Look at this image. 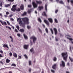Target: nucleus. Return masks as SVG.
<instances>
[{"label":"nucleus","instance_id":"obj_1","mask_svg":"<svg viewBox=\"0 0 73 73\" xmlns=\"http://www.w3.org/2000/svg\"><path fill=\"white\" fill-rule=\"evenodd\" d=\"M62 57H63L64 60L65 61H67L68 57V52H62L61 54Z\"/></svg>","mask_w":73,"mask_h":73},{"label":"nucleus","instance_id":"obj_2","mask_svg":"<svg viewBox=\"0 0 73 73\" xmlns=\"http://www.w3.org/2000/svg\"><path fill=\"white\" fill-rule=\"evenodd\" d=\"M22 20L24 22V23H25L26 24H29V19L28 18L25 17L22 18Z\"/></svg>","mask_w":73,"mask_h":73},{"label":"nucleus","instance_id":"obj_3","mask_svg":"<svg viewBox=\"0 0 73 73\" xmlns=\"http://www.w3.org/2000/svg\"><path fill=\"white\" fill-rule=\"evenodd\" d=\"M11 9L12 11H13V12H15V11H16L17 12H19L21 11L20 9L19 8H18L17 9H16V8H15L14 9L11 8Z\"/></svg>","mask_w":73,"mask_h":73},{"label":"nucleus","instance_id":"obj_4","mask_svg":"<svg viewBox=\"0 0 73 73\" xmlns=\"http://www.w3.org/2000/svg\"><path fill=\"white\" fill-rule=\"evenodd\" d=\"M61 63L60 64V66H62L63 68H64L65 66V62L63 61H62L61 62Z\"/></svg>","mask_w":73,"mask_h":73},{"label":"nucleus","instance_id":"obj_5","mask_svg":"<svg viewBox=\"0 0 73 73\" xmlns=\"http://www.w3.org/2000/svg\"><path fill=\"white\" fill-rule=\"evenodd\" d=\"M30 38L31 39H33V43L35 44V42L36 41V40H37V38H36L35 36H31Z\"/></svg>","mask_w":73,"mask_h":73},{"label":"nucleus","instance_id":"obj_6","mask_svg":"<svg viewBox=\"0 0 73 73\" xmlns=\"http://www.w3.org/2000/svg\"><path fill=\"white\" fill-rule=\"evenodd\" d=\"M32 4L33 7L34 8H37V5L35 2H33L32 3Z\"/></svg>","mask_w":73,"mask_h":73},{"label":"nucleus","instance_id":"obj_7","mask_svg":"<svg viewBox=\"0 0 73 73\" xmlns=\"http://www.w3.org/2000/svg\"><path fill=\"white\" fill-rule=\"evenodd\" d=\"M44 9V7L42 6H39L38 9V10H39L40 11L41 10V9Z\"/></svg>","mask_w":73,"mask_h":73},{"label":"nucleus","instance_id":"obj_8","mask_svg":"<svg viewBox=\"0 0 73 73\" xmlns=\"http://www.w3.org/2000/svg\"><path fill=\"white\" fill-rule=\"evenodd\" d=\"M42 16H45L46 17H47V15H46V13H45V11H44L42 13Z\"/></svg>","mask_w":73,"mask_h":73},{"label":"nucleus","instance_id":"obj_9","mask_svg":"<svg viewBox=\"0 0 73 73\" xmlns=\"http://www.w3.org/2000/svg\"><path fill=\"white\" fill-rule=\"evenodd\" d=\"M29 46V45H24L23 46V48L24 49H28V48Z\"/></svg>","mask_w":73,"mask_h":73},{"label":"nucleus","instance_id":"obj_10","mask_svg":"<svg viewBox=\"0 0 73 73\" xmlns=\"http://www.w3.org/2000/svg\"><path fill=\"white\" fill-rule=\"evenodd\" d=\"M3 47L4 48H7L8 49H9V47H8V44H4L3 45Z\"/></svg>","mask_w":73,"mask_h":73},{"label":"nucleus","instance_id":"obj_11","mask_svg":"<svg viewBox=\"0 0 73 73\" xmlns=\"http://www.w3.org/2000/svg\"><path fill=\"white\" fill-rule=\"evenodd\" d=\"M52 68L56 70V68H57V64H55L54 65L52 66Z\"/></svg>","mask_w":73,"mask_h":73},{"label":"nucleus","instance_id":"obj_12","mask_svg":"<svg viewBox=\"0 0 73 73\" xmlns=\"http://www.w3.org/2000/svg\"><path fill=\"white\" fill-rule=\"evenodd\" d=\"M36 4H41L42 3V2L41 1H38L37 0H36Z\"/></svg>","mask_w":73,"mask_h":73},{"label":"nucleus","instance_id":"obj_13","mask_svg":"<svg viewBox=\"0 0 73 73\" xmlns=\"http://www.w3.org/2000/svg\"><path fill=\"white\" fill-rule=\"evenodd\" d=\"M53 30L54 31L55 35H57V29L56 28H54Z\"/></svg>","mask_w":73,"mask_h":73},{"label":"nucleus","instance_id":"obj_14","mask_svg":"<svg viewBox=\"0 0 73 73\" xmlns=\"http://www.w3.org/2000/svg\"><path fill=\"white\" fill-rule=\"evenodd\" d=\"M44 23H45L48 26L49 25V23L48 22V21L45 19L44 20Z\"/></svg>","mask_w":73,"mask_h":73},{"label":"nucleus","instance_id":"obj_15","mask_svg":"<svg viewBox=\"0 0 73 73\" xmlns=\"http://www.w3.org/2000/svg\"><path fill=\"white\" fill-rule=\"evenodd\" d=\"M48 20L51 23H53V19H52L50 18H48Z\"/></svg>","mask_w":73,"mask_h":73},{"label":"nucleus","instance_id":"obj_16","mask_svg":"<svg viewBox=\"0 0 73 73\" xmlns=\"http://www.w3.org/2000/svg\"><path fill=\"white\" fill-rule=\"evenodd\" d=\"M11 3H10V4H8L5 5V7H10L11 6Z\"/></svg>","mask_w":73,"mask_h":73},{"label":"nucleus","instance_id":"obj_17","mask_svg":"<svg viewBox=\"0 0 73 73\" xmlns=\"http://www.w3.org/2000/svg\"><path fill=\"white\" fill-rule=\"evenodd\" d=\"M20 7L21 10H24V5H21L20 6Z\"/></svg>","mask_w":73,"mask_h":73},{"label":"nucleus","instance_id":"obj_18","mask_svg":"<svg viewBox=\"0 0 73 73\" xmlns=\"http://www.w3.org/2000/svg\"><path fill=\"white\" fill-rule=\"evenodd\" d=\"M2 25H7V23L5 21H3Z\"/></svg>","mask_w":73,"mask_h":73},{"label":"nucleus","instance_id":"obj_19","mask_svg":"<svg viewBox=\"0 0 73 73\" xmlns=\"http://www.w3.org/2000/svg\"><path fill=\"white\" fill-rule=\"evenodd\" d=\"M13 56L15 58L17 57V55L16 53H13Z\"/></svg>","mask_w":73,"mask_h":73},{"label":"nucleus","instance_id":"obj_20","mask_svg":"<svg viewBox=\"0 0 73 73\" xmlns=\"http://www.w3.org/2000/svg\"><path fill=\"white\" fill-rule=\"evenodd\" d=\"M23 36L25 38V39H28V36L26 35H25V34H23Z\"/></svg>","mask_w":73,"mask_h":73},{"label":"nucleus","instance_id":"obj_21","mask_svg":"<svg viewBox=\"0 0 73 73\" xmlns=\"http://www.w3.org/2000/svg\"><path fill=\"white\" fill-rule=\"evenodd\" d=\"M38 21L40 22V23H41L42 22V21H41V18H38Z\"/></svg>","mask_w":73,"mask_h":73},{"label":"nucleus","instance_id":"obj_22","mask_svg":"<svg viewBox=\"0 0 73 73\" xmlns=\"http://www.w3.org/2000/svg\"><path fill=\"white\" fill-rule=\"evenodd\" d=\"M47 6H48V5L46 4L45 5V10L46 12H48V10L47 9Z\"/></svg>","mask_w":73,"mask_h":73},{"label":"nucleus","instance_id":"obj_23","mask_svg":"<svg viewBox=\"0 0 73 73\" xmlns=\"http://www.w3.org/2000/svg\"><path fill=\"white\" fill-rule=\"evenodd\" d=\"M27 15V13L26 12H24L21 15V16H25Z\"/></svg>","mask_w":73,"mask_h":73},{"label":"nucleus","instance_id":"obj_24","mask_svg":"<svg viewBox=\"0 0 73 73\" xmlns=\"http://www.w3.org/2000/svg\"><path fill=\"white\" fill-rule=\"evenodd\" d=\"M19 32H24V30L23 29H20L19 31Z\"/></svg>","mask_w":73,"mask_h":73},{"label":"nucleus","instance_id":"obj_25","mask_svg":"<svg viewBox=\"0 0 73 73\" xmlns=\"http://www.w3.org/2000/svg\"><path fill=\"white\" fill-rule=\"evenodd\" d=\"M17 21L18 22H19V21H21V18L19 17V18H17Z\"/></svg>","mask_w":73,"mask_h":73},{"label":"nucleus","instance_id":"obj_26","mask_svg":"<svg viewBox=\"0 0 73 73\" xmlns=\"http://www.w3.org/2000/svg\"><path fill=\"white\" fill-rule=\"evenodd\" d=\"M59 3H60V4H64V3L62 0L60 1L59 2Z\"/></svg>","mask_w":73,"mask_h":73},{"label":"nucleus","instance_id":"obj_27","mask_svg":"<svg viewBox=\"0 0 73 73\" xmlns=\"http://www.w3.org/2000/svg\"><path fill=\"white\" fill-rule=\"evenodd\" d=\"M54 61H57V58L56 56H54L53 58Z\"/></svg>","mask_w":73,"mask_h":73},{"label":"nucleus","instance_id":"obj_28","mask_svg":"<svg viewBox=\"0 0 73 73\" xmlns=\"http://www.w3.org/2000/svg\"><path fill=\"white\" fill-rule=\"evenodd\" d=\"M21 25L22 27L23 28H25V24L24 23H21Z\"/></svg>","mask_w":73,"mask_h":73},{"label":"nucleus","instance_id":"obj_29","mask_svg":"<svg viewBox=\"0 0 73 73\" xmlns=\"http://www.w3.org/2000/svg\"><path fill=\"white\" fill-rule=\"evenodd\" d=\"M6 63H9L10 62V60L7 59L6 60Z\"/></svg>","mask_w":73,"mask_h":73},{"label":"nucleus","instance_id":"obj_30","mask_svg":"<svg viewBox=\"0 0 73 73\" xmlns=\"http://www.w3.org/2000/svg\"><path fill=\"white\" fill-rule=\"evenodd\" d=\"M9 37L11 40V42H13V38H12V37L11 36H10Z\"/></svg>","mask_w":73,"mask_h":73},{"label":"nucleus","instance_id":"obj_31","mask_svg":"<svg viewBox=\"0 0 73 73\" xmlns=\"http://www.w3.org/2000/svg\"><path fill=\"white\" fill-rule=\"evenodd\" d=\"M30 50L31 52H34V50L33 48H32L31 49H30Z\"/></svg>","mask_w":73,"mask_h":73},{"label":"nucleus","instance_id":"obj_32","mask_svg":"<svg viewBox=\"0 0 73 73\" xmlns=\"http://www.w3.org/2000/svg\"><path fill=\"white\" fill-rule=\"evenodd\" d=\"M29 65H32V62L30 60L29 62Z\"/></svg>","mask_w":73,"mask_h":73},{"label":"nucleus","instance_id":"obj_33","mask_svg":"<svg viewBox=\"0 0 73 73\" xmlns=\"http://www.w3.org/2000/svg\"><path fill=\"white\" fill-rule=\"evenodd\" d=\"M5 27L6 29H7V28H8L9 29H10V30H11V27L8 26H6Z\"/></svg>","mask_w":73,"mask_h":73},{"label":"nucleus","instance_id":"obj_34","mask_svg":"<svg viewBox=\"0 0 73 73\" xmlns=\"http://www.w3.org/2000/svg\"><path fill=\"white\" fill-rule=\"evenodd\" d=\"M11 66H16V65L15 64L13 63L11 65Z\"/></svg>","mask_w":73,"mask_h":73},{"label":"nucleus","instance_id":"obj_35","mask_svg":"<svg viewBox=\"0 0 73 73\" xmlns=\"http://www.w3.org/2000/svg\"><path fill=\"white\" fill-rule=\"evenodd\" d=\"M50 30L51 32V33L52 35H53V30L51 28L50 29Z\"/></svg>","mask_w":73,"mask_h":73},{"label":"nucleus","instance_id":"obj_36","mask_svg":"<svg viewBox=\"0 0 73 73\" xmlns=\"http://www.w3.org/2000/svg\"><path fill=\"white\" fill-rule=\"evenodd\" d=\"M45 31H46V33H48V29H47V28H46Z\"/></svg>","mask_w":73,"mask_h":73},{"label":"nucleus","instance_id":"obj_37","mask_svg":"<svg viewBox=\"0 0 73 73\" xmlns=\"http://www.w3.org/2000/svg\"><path fill=\"white\" fill-rule=\"evenodd\" d=\"M21 24H23V23H22V21H19V25H20H20H21Z\"/></svg>","mask_w":73,"mask_h":73},{"label":"nucleus","instance_id":"obj_38","mask_svg":"<svg viewBox=\"0 0 73 73\" xmlns=\"http://www.w3.org/2000/svg\"><path fill=\"white\" fill-rule=\"evenodd\" d=\"M16 7V5H13L12 7V8L13 9H14V8H15V7Z\"/></svg>","mask_w":73,"mask_h":73},{"label":"nucleus","instance_id":"obj_39","mask_svg":"<svg viewBox=\"0 0 73 73\" xmlns=\"http://www.w3.org/2000/svg\"><path fill=\"white\" fill-rule=\"evenodd\" d=\"M69 59H70V60L71 61V62H73V59L72 58H70V57H69Z\"/></svg>","mask_w":73,"mask_h":73},{"label":"nucleus","instance_id":"obj_40","mask_svg":"<svg viewBox=\"0 0 73 73\" xmlns=\"http://www.w3.org/2000/svg\"><path fill=\"white\" fill-rule=\"evenodd\" d=\"M8 1H9L10 2H13L14 1V0H7Z\"/></svg>","mask_w":73,"mask_h":73},{"label":"nucleus","instance_id":"obj_41","mask_svg":"<svg viewBox=\"0 0 73 73\" xmlns=\"http://www.w3.org/2000/svg\"><path fill=\"white\" fill-rule=\"evenodd\" d=\"M24 56L25 57V58H26L27 59L28 58V56H27L26 54H25L24 55Z\"/></svg>","mask_w":73,"mask_h":73},{"label":"nucleus","instance_id":"obj_42","mask_svg":"<svg viewBox=\"0 0 73 73\" xmlns=\"http://www.w3.org/2000/svg\"><path fill=\"white\" fill-rule=\"evenodd\" d=\"M28 7L29 8H31L32 5H28Z\"/></svg>","mask_w":73,"mask_h":73},{"label":"nucleus","instance_id":"obj_43","mask_svg":"<svg viewBox=\"0 0 73 73\" xmlns=\"http://www.w3.org/2000/svg\"><path fill=\"white\" fill-rule=\"evenodd\" d=\"M54 20L56 23H58V21H57V20L56 19H55Z\"/></svg>","mask_w":73,"mask_h":73},{"label":"nucleus","instance_id":"obj_44","mask_svg":"<svg viewBox=\"0 0 73 73\" xmlns=\"http://www.w3.org/2000/svg\"><path fill=\"white\" fill-rule=\"evenodd\" d=\"M19 57L18 58V59H21V56L19 55Z\"/></svg>","mask_w":73,"mask_h":73},{"label":"nucleus","instance_id":"obj_45","mask_svg":"<svg viewBox=\"0 0 73 73\" xmlns=\"http://www.w3.org/2000/svg\"><path fill=\"white\" fill-rule=\"evenodd\" d=\"M17 36H18V37H21V35L19 33L17 34Z\"/></svg>","mask_w":73,"mask_h":73},{"label":"nucleus","instance_id":"obj_46","mask_svg":"<svg viewBox=\"0 0 73 73\" xmlns=\"http://www.w3.org/2000/svg\"><path fill=\"white\" fill-rule=\"evenodd\" d=\"M58 11V10H56L55 11V13H57V12Z\"/></svg>","mask_w":73,"mask_h":73},{"label":"nucleus","instance_id":"obj_47","mask_svg":"<svg viewBox=\"0 0 73 73\" xmlns=\"http://www.w3.org/2000/svg\"><path fill=\"white\" fill-rule=\"evenodd\" d=\"M31 10H29L28 11V13L29 14L31 13Z\"/></svg>","mask_w":73,"mask_h":73},{"label":"nucleus","instance_id":"obj_48","mask_svg":"<svg viewBox=\"0 0 73 73\" xmlns=\"http://www.w3.org/2000/svg\"><path fill=\"white\" fill-rule=\"evenodd\" d=\"M27 28L28 29H29L31 28V26H27Z\"/></svg>","mask_w":73,"mask_h":73},{"label":"nucleus","instance_id":"obj_49","mask_svg":"<svg viewBox=\"0 0 73 73\" xmlns=\"http://www.w3.org/2000/svg\"><path fill=\"white\" fill-rule=\"evenodd\" d=\"M30 42L31 44V46L32 45H33V43L32 42H31V40H30Z\"/></svg>","mask_w":73,"mask_h":73},{"label":"nucleus","instance_id":"obj_50","mask_svg":"<svg viewBox=\"0 0 73 73\" xmlns=\"http://www.w3.org/2000/svg\"><path fill=\"white\" fill-rule=\"evenodd\" d=\"M10 20L11 21H14V19H13L11 18L10 19Z\"/></svg>","mask_w":73,"mask_h":73},{"label":"nucleus","instance_id":"obj_51","mask_svg":"<svg viewBox=\"0 0 73 73\" xmlns=\"http://www.w3.org/2000/svg\"><path fill=\"white\" fill-rule=\"evenodd\" d=\"M7 23L8 24V25H10V23L9 22V21H7Z\"/></svg>","mask_w":73,"mask_h":73},{"label":"nucleus","instance_id":"obj_52","mask_svg":"<svg viewBox=\"0 0 73 73\" xmlns=\"http://www.w3.org/2000/svg\"><path fill=\"white\" fill-rule=\"evenodd\" d=\"M38 30L39 31V32H42V31H41V29H40V28H38Z\"/></svg>","mask_w":73,"mask_h":73},{"label":"nucleus","instance_id":"obj_53","mask_svg":"<svg viewBox=\"0 0 73 73\" xmlns=\"http://www.w3.org/2000/svg\"><path fill=\"white\" fill-rule=\"evenodd\" d=\"M51 71L52 72V73H54V72H55V71H54V70H51Z\"/></svg>","mask_w":73,"mask_h":73},{"label":"nucleus","instance_id":"obj_54","mask_svg":"<svg viewBox=\"0 0 73 73\" xmlns=\"http://www.w3.org/2000/svg\"><path fill=\"white\" fill-rule=\"evenodd\" d=\"M9 54L10 56H12V53L11 52H10Z\"/></svg>","mask_w":73,"mask_h":73},{"label":"nucleus","instance_id":"obj_55","mask_svg":"<svg viewBox=\"0 0 73 73\" xmlns=\"http://www.w3.org/2000/svg\"><path fill=\"white\" fill-rule=\"evenodd\" d=\"M67 8L68 9H70V7L69 6H67Z\"/></svg>","mask_w":73,"mask_h":73},{"label":"nucleus","instance_id":"obj_56","mask_svg":"<svg viewBox=\"0 0 73 73\" xmlns=\"http://www.w3.org/2000/svg\"><path fill=\"white\" fill-rule=\"evenodd\" d=\"M6 15H8L9 14V13L8 11H7L6 12Z\"/></svg>","mask_w":73,"mask_h":73},{"label":"nucleus","instance_id":"obj_57","mask_svg":"<svg viewBox=\"0 0 73 73\" xmlns=\"http://www.w3.org/2000/svg\"><path fill=\"white\" fill-rule=\"evenodd\" d=\"M69 39L70 41H72V40H73V39H72V38H69Z\"/></svg>","mask_w":73,"mask_h":73},{"label":"nucleus","instance_id":"obj_58","mask_svg":"<svg viewBox=\"0 0 73 73\" xmlns=\"http://www.w3.org/2000/svg\"><path fill=\"white\" fill-rule=\"evenodd\" d=\"M0 52L2 54H3V50H1L0 51Z\"/></svg>","mask_w":73,"mask_h":73},{"label":"nucleus","instance_id":"obj_59","mask_svg":"<svg viewBox=\"0 0 73 73\" xmlns=\"http://www.w3.org/2000/svg\"><path fill=\"white\" fill-rule=\"evenodd\" d=\"M16 27L17 28V29H19V28H20V27H19V26L18 25H17Z\"/></svg>","mask_w":73,"mask_h":73},{"label":"nucleus","instance_id":"obj_60","mask_svg":"<svg viewBox=\"0 0 73 73\" xmlns=\"http://www.w3.org/2000/svg\"><path fill=\"white\" fill-rule=\"evenodd\" d=\"M3 5V3H0V6L1 7H2V5Z\"/></svg>","mask_w":73,"mask_h":73},{"label":"nucleus","instance_id":"obj_61","mask_svg":"<svg viewBox=\"0 0 73 73\" xmlns=\"http://www.w3.org/2000/svg\"><path fill=\"white\" fill-rule=\"evenodd\" d=\"M11 28L13 29H15V27H13V26H11Z\"/></svg>","mask_w":73,"mask_h":73},{"label":"nucleus","instance_id":"obj_62","mask_svg":"<svg viewBox=\"0 0 73 73\" xmlns=\"http://www.w3.org/2000/svg\"><path fill=\"white\" fill-rule=\"evenodd\" d=\"M15 31L16 32H18V31H17V30L16 29H15Z\"/></svg>","mask_w":73,"mask_h":73},{"label":"nucleus","instance_id":"obj_63","mask_svg":"<svg viewBox=\"0 0 73 73\" xmlns=\"http://www.w3.org/2000/svg\"><path fill=\"white\" fill-rule=\"evenodd\" d=\"M70 50H72V46H70Z\"/></svg>","mask_w":73,"mask_h":73},{"label":"nucleus","instance_id":"obj_64","mask_svg":"<svg viewBox=\"0 0 73 73\" xmlns=\"http://www.w3.org/2000/svg\"><path fill=\"white\" fill-rule=\"evenodd\" d=\"M0 3H3V0H0Z\"/></svg>","mask_w":73,"mask_h":73}]
</instances>
